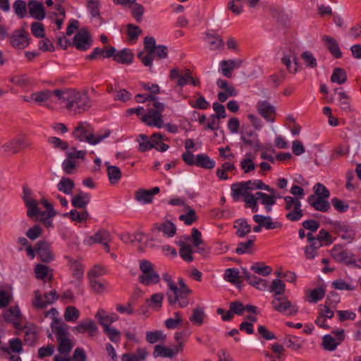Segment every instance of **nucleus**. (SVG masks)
<instances>
[{
    "mask_svg": "<svg viewBox=\"0 0 361 361\" xmlns=\"http://www.w3.org/2000/svg\"><path fill=\"white\" fill-rule=\"evenodd\" d=\"M35 251L43 262L49 263L54 259L51 245L46 240L38 241L35 244Z\"/></svg>",
    "mask_w": 361,
    "mask_h": 361,
    "instance_id": "14",
    "label": "nucleus"
},
{
    "mask_svg": "<svg viewBox=\"0 0 361 361\" xmlns=\"http://www.w3.org/2000/svg\"><path fill=\"white\" fill-rule=\"evenodd\" d=\"M347 80V73L342 68H335L331 76V81L338 85L344 84Z\"/></svg>",
    "mask_w": 361,
    "mask_h": 361,
    "instance_id": "41",
    "label": "nucleus"
},
{
    "mask_svg": "<svg viewBox=\"0 0 361 361\" xmlns=\"http://www.w3.org/2000/svg\"><path fill=\"white\" fill-rule=\"evenodd\" d=\"M37 335L34 329H29L25 331L24 343L25 345L34 346L37 341Z\"/></svg>",
    "mask_w": 361,
    "mask_h": 361,
    "instance_id": "58",
    "label": "nucleus"
},
{
    "mask_svg": "<svg viewBox=\"0 0 361 361\" xmlns=\"http://www.w3.org/2000/svg\"><path fill=\"white\" fill-rule=\"evenodd\" d=\"M95 317L98 319L99 323L104 327V329H105V325L110 326V324L118 319V316L114 317L113 316L106 314V312L102 309L97 311L95 314Z\"/></svg>",
    "mask_w": 361,
    "mask_h": 361,
    "instance_id": "38",
    "label": "nucleus"
},
{
    "mask_svg": "<svg viewBox=\"0 0 361 361\" xmlns=\"http://www.w3.org/2000/svg\"><path fill=\"white\" fill-rule=\"evenodd\" d=\"M253 220L255 222H262L263 227L266 229H274V228H281L282 227V224L279 221L274 222L272 219L269 216H262L259 214H255L253 216Z\"/></svg>",
    "mask_w": 361,
    "mask_h": 361,
    "instance_id": "24",
    "label": "nucleus"
},
{
    "mask_svg": "<svg viewBox=\"0 0 361 361\" xmlns=\"http://www.w3.org/2000/svg\"><path fill=\"white\" fill-rule=\"evenodd\" d=\"M11 45L18 49L26 48L29 44V34L24 29H17L9 36Z\"/></svg>",
    "mask_w": 361,
    "mask_h": 361,
    "instance_id": "11",
    "label": "nucleus"
},
{
    "mask_svg": "<svg viewBox=\"0 0 361 361\" xmlns=\"http://www.w3.org/2000/svg\"><path fill=\"white\" fill-rule=\"evenodd\" d=\"M188 212L185 214H182L179 216V219L180 221H183L185 224L189 226L191 225L193 222L196 221L197 217L196 216L195 211L190 208V207Z\"/></svg>",
    "mask_w": 361,
    "mask_h": 361,
    "instance_id": "64",
    "label": "nucleus"
},
{
    "mask_svg": "<svg viewBox=\"0 0 361 361\" xmlns=\"http://www.w3.org/2000/svg\"><path fill=\"white\" fill-rule=\"evenodd\" d=\"M89 240L92 243L103 244L111 242V235L107 230L100 229L94 235L90 236Z\"/></svg>",
    "mask_w": 361,
    "mask_h": 361,
    "instance_id": "30",
    "label": "nucleus"
},
{
    "mask_svg": "<svg viewBox=\"0 0 361 361\" xmlns=\"http://www.w3.org/2000/svg\"><path fill=\"white\" fill-rule=\"evenodd\" d=\"M255 241V236H252V238L249 239L246 242H241L238 244V247L235 249V252L238 255H243L246 252H249L248 250L253 247Z\"/></svg>",
    "mask_w": 361,
    "mask_h": 361,
    "instance_id": "50",
    "label": "nucleus"
},
{
    "mask_svg": "<svg viewBox=\"0 0 361 361\" xmlns=\"http://www.w3.org/2000/svg\"><path fill=\"white\" fill-rule=\"evenodd\" d=\"M156 94H147L146 101L152 102L153 109H149L147 113L145 114L142 121L149 126H156L161 128L163 126L164 121L162 112L164 111L165 106L163 103L157 100Z\"/></svg>",
    "mask_w": 361,
    "mask_h": 361,
    "instance_id": "2",
    "label": "nucleus"
},
{
    "mask_svg": "<svg viewBox=\"0 0 361 361\" xmlns=\"http://www.w3.org/2000/svg\"><path fill=\"white\" fill-rule=\"evenodd\" d=\"M239 274V270L237 268L227 269L225 271L224 279L239 288V284L241 283Z\"/></svg>",
    "mask_w": 361,
    "mask_h": 361,
    "instance_id": "32",
    "label": "nucleus"
},
{
    "mask_svg": "<svg viewBox=\"0 0 361 361\" xmlns=\"http://www.w3.org/2000/svg\"><path fill=\"white\" fill-rule=\"evenodd\" d=\"M234 228L236 230L235 235L239 238H244L250 233L251 226L248 224L245 219H239L234 222Z\"/></svg>",
    "mask_w": 361,
    "mask_h": 361,
    "instance_id": "25",
    "label": "nucleus"
},
{
    "mask_svg": "<svg viewBox=\"0 0 361 361\" xmlns=\"http://www.w3.org/2000/svg\"><path fill=\"white\" fill-rule=\"evenodd\" d=\"M257 111L267 121L273 122L274 121L276 110L274 106L269 104L268 102L263 101L258 102Z\"/></svg>",
    "mask_w": 361,
    "mask_h": 361,
    "instance_id": "19",
    "label": "nucleus"
},
{
    "mask_svg": "<svg viewBox=\"0 0 361 361\" xmlns=\"http://www.w3.org/2000/svg\"><path fill=\"white\" fill-rule=\"evenodd\" d=\"M107 174L111 184L117 183L121 178V171L118 166H107Z\"/></svg>",
    "mask_w": 361,
    "mask_h": 361,
    "instance_id": "46",
    "label": "nucleus"
},
{
    "mask_svg": "<svg viewBox=\"0 0 361 361\" xmlns=\"http://www.w3.org/2000/svg\"><path fill=\"white\" fill-rule=\"evenodd\" d=\"M341 343L338 341L334 338L331 335L326 334L322 338V346L324 350L333 351L336 349L337 346Z\"/></svg>",
    "mask_w": 361,
    "mask_h": 361,
    "instance_id": "44",
    "label": "nucleus"
},
{
    "mask_svg": "<svg viewBox=\"0 0 361 361\" xmlns=\"http://www.w3.org/2000/svg\"><path fill=\"white\" fill-rule=\"evenodd\" d=\"M139 137L140 138V140H139V150L140 152H143L155 147L154 143L152 140H149L147 135L140 134Z\"/></svg>",
    "mask_w": 361,
    "mask_h": 361,
    "instance_id": "51",
    "label": "nucleus"
},
{
    "mask_svg": "<svg viewBox=\"0 0 361 361\" xmlns=\"http://www.w3.org/2000/svg\"><path fill=\"white\" fill-rule=\"evenodd\" d=\"M325 288L322 287L314 288L312 290L310 293L309 301L310 302H317L319 300H321L322 298H324V297L325 296Z\"/></svg>",
    "mask_w": 361,
    "mask_h": 361,
    "instance_id": "55",
    "label": "nucleus"
},
{
    "mask_svg": "<svg viewBox=\"0 0 361 361\" xmlns=\"http://www.w3.org/2000/svg\"><path fill=\"white\" fill-rule=\"evenodd\" d=\"M8 344V347H2L1 350L8 355H11L12 353H21L23 351L22 341L19 338L11 339Z\"/></svg>",
    "mask_w": 361,
    "mask_h": 361,
    "instance_id": "27",
    "label": "nucleus"
},
{
    "mask_svg": "<svg viewBox=\"0 0 361 361\" xmlns=\"http://www.w3.org/2000/svg\"><path fill=\"white\" fill-rule=\"evenodd\" d=\"M91 106L92 100L87 90L80 92L72 89L66 104L67 110L73 112L74 114H80L87 111Z\"/></svg>",
    "mask_w": 361,
    "mask_h": 361,
    "instance_id": "1",
    "label": "nucleus"
},
{
    "mask_svg": "<svg viewBox=\"0 0 361 361\" xmlns=\"http://www.w3.org/2000/svg\"><path fill=\"white\" fill-rule=\"evenodd\" d=\"M301 58L304 61L305 64L309 68H316L317 66V60L314 55L308 51H303L301 54Z\"/></svg>",
    "mask_w": 361,
    "mask_h": 361,
    "instance_id": "56",
    "label": "nucleus"
},
{
    "mask_svg": "<svg viewBox=\"0 0 361 361\" xmlns=\"http://www.w3.org/2000/svg\"><path fill=\"white\" fill-rule=\"evenodd\" d=\"M92 44V37L87 28H82L78 32L74 37L72 45L78 50L86 51Z\"/></svg>",
    "mask_w": 361,
    "mask_h": 361,
    "instance_id": "10",
    "label": "nucleus"
},
{
    "mask_svg": "<svg viewBox=\"0 0 361 361\" xmlns=\"http://www.w3.org/2000/svg\"><path fill=\"white\" fill-rule=\"evenodd\" d=\"M331 287L338 290L353 291L357 288V286L347 283L342 279H338L332 281Z\"/></svg>",
    "mask_w": 361,
    "mask_h": 361,
    "instance_id": "43",
    "label": "nucleus"
},
{
    "mask_svg": "<svg viewBox=\"0 0 361 361\" xmlns=\"http://www.w3.org/2000/svg\"><path fill=\"white\" fill-rule=\"evenodd\" d=\"M30 15L36 20H42L45 18V8L42 3L30 0L28 2Z\"/></svg>",
    "mask_w": 361,
    "mask_h": 361,
    "instance_id": "20",
    "label": "nucleus"
},
{
    "mask_svg": "<svg viewBox=\"0 0 361 361\" xmlns=\"http://www.w3.org/2000/svg\"><path fill=\"white\" fill-rule=\"evenodd\" d=\"M63 216L69 217L73 221L83 223L89 218V214L86 210L78 212L76 209H73L68 213L63 214Z\"/></svg>",
    "mask_w": 361,
    "mask_h": 361,
    "instance_id": "39",
    "label": "nucleus"
},
{
    "mask_svg": "<svg viewBox=\"0 0 361 361\" xmlns=\"http://www.w3.org/2000/svg\"><path fill=\"white\" fill-rule=\"evenodd\" d=\"M331 255L336 262L343 263L345 265L355 263V255L347 250L341 249L339 245L334 247L331 250Z\"/></svg>",
    "mask_w": 361,
    "mask_h": 361,
    "instance_id": "13",
    "label": "nucleus"
},
{
    "mask_svg": "<svg viewBox=\"0 0 361 361\" xmlns=\"http://www.w3.org/2000/svg\"><path fill=\"white\" fill-rule=\"evenodd\" d=\"M31 32L37 38H44L45 30L44 25L39 22H34L31 25Z\"/></svg>",
    "mask_w": 361,
    "mask_h": 361,
    "instance_id": "63",
    "label": "nucleus"
},
{
    "mask_svg": "<svg viewBox=\"0 0 361 361\" xmlns=\"http://www.w3.org/2000/svg\"><path fill=\"white\" fill-rule=\"evenodd\" d=\"M71 88L56 89L53 91L51 90V97L54 95L59 100L67 102L71 93Z\"/></svg>",
    "mask_w": 361,
    "mask_h": 361,
    "instance_id": "52",
    "label": "nucleus"
},
{
    "mask_svg": "<svg viewBox=\"0 0 361 361\" xmlns=\"http://www.w3.org/2000/svg\"><path fill=\"white\" fill-rule=\"evenodd\" d=\"M325 246H329L334 243L332 235L325 229H321L318 235L316 236Z\"/></svg>",
    "mask_w": 361,
    "mask_h": 361,
    "instance_id": "61",
    "label": "nucleus"
},
{
    "mask_svg": "<svg viewBox=\"0 0 361 361\" xmlns=\"http://www.w3.org/2000/svg\"><path fill=\"white\" fill-rule=\"evenodd\" d=\"M264 190L272 192L273 188L265 184L262 180L255 179L233 183L231 185V196L234 201H238L241 194L250 192L252 190Z\"/></svg>",
    "mask_w": 361,
    "mask_h": 361,
    "instance_id": "3",
    "label": "nucleus"
},
{
    "mask_svg": "<svg viewBox=\"0 0 361 361\" xmlns=\"http://www.w3.org/2000/svg\"><path fill=\"white\" fill-rule=\"evenodd\" d=\"M271 305L273 309L279 312L284 313L288 311V315H295L298 312V307L292 305L285 295L274 298Z\"/></svg>",
    "mask_w": 361,
    "mask_h": 361,
    "instance_id": "9",
    "label": "nucleus"
},
{
    "mask_svg": "<svg viewBox=\"0 0 361 361\" xmlns=\"http://www.w3.org/2000/svg\"><path fill=\"white\" fill-rule=\"evenodd\" d=\"M100 1L99 0H87V8L92 18L102 20L100 13Z\"/></svg>",
    "mask_w": 361,
    "mask_h": 361,
    "instance_id": "40",
    "label": "nucleus"
},
{
    "mask_svg": "<svg viewBox=\"0 0 361 361\" xmlns=\"http://www.w3.org/2000/svg\"><path fill=\"white\" fill-rule=\"evenodd\" d=\"M163 279L168 283V286L169 287V290L166 293L167 297L171 298H173V300L175 299V293L177 291L176 284L172 281L171 276L167 273H165L163 275Z\"/></svg>",
    "mask_w": 361,
    "mask_h": 361,
    "instance_id": "53",
    "label": "nucleus"
},
{
    "mask_svg": "<svg viewBox=\"0 0 361 361\" xmlns=\"http://www.w3.org/2000/svg\"><path fill=\"white\" fill-rule=\"evenodd\" d=\"M340 108L345 111H350V97L343 91L338 92Z\"/></svg>",
    "mask_w": 361,
    "mask_h": 361,
    "instance_id": "54",
    "label": "nucleus"
},
{
    "mask_svg": "<svg viewBox=\"0 0 361 361\" xmlns=\"http://www.w3.org/2000/svg\"><path fill=\"white\" fill-rule=\"evenodd\" d=\"M270 194H267L263 192H257L256 195L260 203L264 206V209L267 213L271 211V207L276 203V194L275 190L273 188L272 192H269Z\"/></svg>",
    "mask_w": 361,
    "mask_h": 361,
    "instance_id": "16",
    "label": "nucleus"
},
{
    "mask_svg": "<svg viewBox=\"0 0 361 361\" xmlns=\"http://www.w3.org/2000/svg\"><path fill=\"white\" fill-rule=\"evenodd\" d=\"M51 328L52 331L54 333L57 341L68 338V326L66 324L62 323L60 325H54V324H51Z\"/></svg>",
    "mask_w": 361,
    "mask_h": 361,
    "instance_id": "42",
    "label": "nucleus"
},
{
    "mask_svg": "<svg viewBox=\"0 0 361 361\" xmlns=\"http://www.w3.org/2000/svg\"><path fill=\"white\" fill-rule=\"evenodd\" d=\"M154 226L157 230L162 231L168 237H173L176 235V227L170 221H166L161 224H156Z\"/></svg>",
    "mask_w": 361,
    "mask_h": 361,
    "instance_id": "31",
    "label": "nucleus"
},
{
    "mask_svg": "<svg viewBox=\"0 0 361 361\" xmlns=\"http://www.w3.org/2000/svg\"><path fill=\"white\" fill-rule=\"evenodd\" d=\"M204 316V312L202 309L196 308L193 310L190 321L195 324L200 326L203 324Z\"/></svg>",
    "mask_w": 361,
    "mask_h": 361,
    "instance_id": "57",
    "label": "nucleus"
},
{
    "mask_svg": "<svg viewBox=\"0 0 361 361\" xmlns=\"http://www.w3.org/2000/svg\"><path fill=\"white\" fill-rule=\"evenodd\" d=\"M250 269L254 271L255 274L262 275L264 276L269 275L272 269L271 267L265 265L263 262H255L254 263Z\"/></svg>",
    "mask_w": 361,
    "mask_h": 361,
    "instance_id": "45",
    "label": "nucleus"
},
{
    "mask_svg": "<svg viewBox=\"0 0 361 361\" xmlns=\"http://www.w3.org/2000/svg\"><path fill=\"white\" fill-rule=\"evenodd\" d=\"M115 51L116 48L112 46H106L104 48L96 47L90 55L86 56V58L91 61L96 59L99 55L104 58H111L114 55Z\"/></svg>",
    "mask_w": 361,
    "mask_h": 361,
    "instance_id": "23",
    "label": "nucleus"
},
{
    "mask_svg": "<svg viewBox=\"0 0 361 361\" xmlns=\"http://www.w3.org/2000/svg\"><path fill=\"white\" fill-rule=\"evenodd\" d=\"M178 284L180 287L177 286V291L175 293L176 298L173 300V298H168V300L170 305H175L178 302L180 307H185L189 304L188 296L192 293V290L186 286L182 278L178 279Z\"/></svg>",
    "mask_w": 361,
    "mask_h": 361,
    "instance_id": "7",
    "label": "nucleus"
},
{
    "mask_svg": "<svg viewBox=\"0 0 361 361\" xmlns=\"http://www.w3.org/2000/svg\"><path fill=\"white\" fill-rule=\"evenodd\" d=\"M179 350L176 348L175 350L166 348L163 345H157L154 347L153 356L154 357H173Z\"/></svg>",
    "mask_w": 361,
    "mask_h": 361,
    "instance_id": "26",
    "label": "nucleus"
},
{
    "mask_svg": "<svg viewBox=\"0 0 361 361\" xmlns=\"http://www.w3.org/2000/svg\"><path fill=\"white\" fill-rule=\"evenodd\" d=\"M330 224L333 226L336 233L343 239L351 241L354 238V233L349 225L341 224L340 221L330 222Z\"/></svg>",
    "mask_w": 361,
    "mask_h": 361,
    "instance_id": "18",
    "label": "nucleus"
},
{
    "mask_svg": "<svg viewBox=\"0 0 361 361\" xmlns=\"http://www.w3.org/2000/svg\"><path fill=\"white\" fill-rule=\"evenodd\" d=\"M195 166L204 169H213L215 161L206 154H199L196 156Z\"/></svg>",
    "mask_w": 361,
    "mask_h": 361,
    "instance_id": "29",
    "label": "nucleus"
},
{
    "mask_svg": "<svg viewBox=\"0 0 361 361\" xmlns=\"http://www.w3.org/2000/svg\"><path fill=\"white\" fill-rule=\"evenodd\" d=\"M74 187V181L67 177H62L57 185L58 190L66 195L72 194Z\"/></svg>",
    "mask_w": 361,
    "mask_h": 361,
    "instance_id": "34",
    "label": "nucleus"
},
{
    "mask_svg": "<svg viewBox=\"0 0 361 361\" xmlns=\"http://www.w3.org/2000/svg\"><path fill=\"white\" fill-rule=\"evenodd\" d=\"M80 316L79 310L74 306H68L64 313V319L67 322H75Z\"/></svg>",
    "mask_w": 361,
    "mask_h": 361,
    "instance_id": "48",
    "label": "nucleus"
},
{
    "mask_svg": "<svg viewBox=\"0 0 361 361\" xmlns=\"http://www.w3.org/2000/svg\"><path fill=\"white\" fill-rule=\"evenodd\" d=\"M286 290L285 283L279 279H274L269 286V291L274 294V298L284 295Z\"/></svg>",
    "mask_w": 361,
    "mask_h": 361,
    "instance_id": "33",
    "label": "nucleus"
},
{
    "mask_svg": "<svg viewBox=\"0 0 361 361\" xmlns=\"http://www.w3.org/2000/svg\"><path fill=\"white\" fill-rule=\"evenodd\" d=\"M35 298L32 302V305L35 308L42 310L47 307L48 304H53L59 299V295L56 290H52L49 293L44 294L46 300H43L41 293L39 290L34 291Z\"/></svg>",
    "mask_w": 361,
    "mask_h": 361,
    "instance_id": "12",
    "label": "nucleus"
},
{
    "mask_svg": "<svg viewBox=\"0 0 361 361\" xmlns=\"http://www.w3.org/2000/svg\"><path fill=\"white\" fill-rule=\"evenodd\" d=\"M58 341V350L61 354H68L71 351L73 348V343L68 338H63Z\"/></svg>",
    "mask_w": 361,
    "mask_h": 361,
    "instance_id": "60",
    "label": "nucleus"
},
{
    "mask_svg": "<svg viewBox=\"0 0 361 361\" xmlns=\"http://www.w3.org/2000/svg\"><path fill=\"white\" fill-rule=\"evenodd\" d=\"M3 317L6 322L12 323L15 328H18L21 314L18 306L11 307L9 309L6 310L4 312Z\"/></svg>",
    "mask_w": 361,
    "mask_h": 361,
    "instance_id": "22",
    "label": "nucleus"
},
{
    "mask_svg": "<svg viewBox=\"0 0 361 361\" xmlns=\"http://www.w3.org/2000/svg\"><path fill=\"white\" fill-rule=\"evenodd\" d=\"M166 338L162 331L156 330L154 331H147L146 333V341L151 343H155L159 341H164Z\"/></svg>",
    "mask_w": 361,
    "mask_h": 361,
    "instance_id": "49",
    "label": "nucleus"
},
{
    "mask_svg": "<svg viewBox=\"0 0 361 361\" xmlns=\"http://www.w3.org/2000/svg\"><path fill=\"white\" fill-rule=\"evenodd\" d=\"M322 40L324 42V46L335 59H341L342 57V52L339 47V44L335 38L331 36L324 35L322 37Z\"/></svg>",
    "mask_w": 361,
    "mask_h": 361,
    "instance_id": "17",
    "label": "nucleus"
},
{
    "mask_svg": "<svg viewBox=\"0 0 361 361\" xmlns=\"http://www.w3.org/2000/svg\"><path fill=\"white\" fill-rule=\"evenodd\" d=\"M113 60L118 63L129 65L133 61L134 54L130 49H123L114 53L112 56Z\"/></svg>",
    "mask_w": 361,
    "mask_h": 361,
    "instance_id": "21",
    "label": "nucleus"
},
{
    "mask_svg": "<svg viewBox=\"0 0 361 361\" xmlns=\"http://www.w3.org/2000/svg\"><path fill=\"white\" fill-rule=\"evenodd\" d=\"M241 196L243 197L246 208H250L252 212H257L258 211V198L257 197L256 193L245 192V194H241Z\"/></svg>",
    "mask_w": 361,
    "mask_h": 361,
    "instance_id": "35",
    "label": "nucleus"
},
{
    "mask_svg": "<svg viewBox=\"0 0 361 361\" xmlns=\"http://www.w3.org/2000/svg\"><path fill=\"white\" fill-rule=\"evenodd\" d=\"M140 270L142 274L139 276L138 281L145 286L157 284L160 281L158 273L155 271L154 265L147 259L140 261Z\"/></svg>",
    "mask_w": 361,
    "mask_h": 361,
    "instance_id": "5",
    "label": "nucleus"
},
{
    "mask_svg": "<svg viewBox=\"0 0 361 361\" xmlns=\"http://www.w3.org/2000/svg\"><path fill=\"white\" fill-rule=\"evenodd\" d=\"M25 207L27 209V215L30 218H33L38 215L44 216L46 214V212H40L38 207L37 202L35 200H25Z\"/></svg>",
    "mask_w": 361,
    "mask_h": 361,
    "instance_id": "36",
    "label": "nucleus"
},
{
    "mask_svg": "<svg viewBox=\"0 0 361 361\" xmlns=\"http://www.w3.org/2000/svg\"><path fill=\"white\" fill-rule=\"evenodd\" d=\"M73 330L76 331L78 333L82 334L88 331L90 336H93L94 333L97 331V327L93 321L91 319H87L86 321L82 322L78 326H75Z\"/></svg>",
    "mask_w": 361,
    "mask_h": 361,
    "instance_id": "28",
    "label": "nucleus"
},
{
    "mask_svg": "<svg viewBox=\"0 0 361 361\" xmlns=\"http://www.w3.org/2000/svg\"><path fill=\"white\" fill-rule=\"evenodd\" d=\"M180 250L179 255L181 258L188 262L193 261L194 258L192 256V247L191 245L186 244L185 243L180 241L179 242Z\"/></svg>",
    "mask_w": 361,
    "mask_h": 361,
    "instance_id": "37",
    "label": "nucleus"
},
{
    "mask_svg": "<svg viewBox=\"0 0 361 361\" xmlns=\"http://www.w3.org/2000/svg\"><path fill=\"white\" fill-rule=\"evenodd\" d=\"M286 202L285 209L289 211L286 217L290 221H298L303 216V212L301 209V202L298 198L290 196L284 197Z\"/></svg>",
    "mask_w": 361,
    "mask_h": 361,
    "instance_id": "6",
    "label": "nucleus"
},
{
    "mask_svg": "<svg viewBox=\"0 0 361 361\" xmlns=\"http://www.w3.org/2000/svg\"><path fill=\"white\" fill-rule=\"evenodd\" d=\"M13 9L19 18H23L26 15V3L23 0H16L13 4Z\"/></svg>",
    "mask_w": 361,
    "mask_h": 361,
    "instance_id": "59",
    "label": "nucleus"
},
{
    "mask_svg": "<svg viewBox=\"0 0 361 361\" xmlns=\"http://www.w3.org/2000/svg\"><path fill=\"white\" fill-rule=\"evenodd\" d=\"M322 196L310 195L307 198V202L315 210L322 212H326L331 207L329 202L326 200L330 196V192L328 189H324L321 193Z\"/></svg>",
    "mask_w": 361,
    "mask_h": 361,
    "instance_id": "8",
    "label": "nucleus"
},
{
    "mask_svg": "<svg viewBox=\"0 0 361 361\" xmlns=\"http://www.w3.org/2000/svg\"><path fill=\"white\" fill-rule=\"evenodd\" d=\"M32 147V143L28 141L24 136L15 137L4 145L7 151L12 152L13 154L18 153L20 150H23Z\"/></svg>",
    "mask_w": 361,
    "mask_h": 361,
    "instance_id": "15",
    "label": "nucleus"
},
{
    "mask_svg": "<svg viewBox=\"0 0 361 361\" xmlns=\"http://www.w3.org/2000/svg\"><path fill=\"white\" fill-rule=\"evenodd\" d=\"M127 35L130 41H135L137 39L138 36L142 34L140 28L133 24H128L127 25Z\"/></svg>",
    "mask_w": 361,
    "mask_h": 361,
    "instance_id": "62",
    "label": "nucleus"
},
{
    "mask_svg": "<svg viewBox=\"0 0 361 361\" xmlns=\"http://www.w3.org/2000/svg\"><path fill=\"white\" fill-rule=\"evenodd\" d=\"M135 198L137 201L143 204L151 203L153 200L149 190L139 189L135 193Z\"/></svg>",
    "mask_w": 361,
    "mask_h": 361,
    "instance_id": "47",
    "label": "nucleus"
},
{
    "mask_svg": "<svg viewBox=\"0 0 361 361\" xmlns=\"http://www.w3.org/2000/svg\"><path fill=\"white\" fill-rule=\"evenodd\" d=\"M89 127L88 123L79 122L73 132V136L80 142L96 145L110 135V131L108 130L102 135L94 136L93 133L88 130Z\"/></svg>",
    "mask_w": 361,
    "mask_h": 361,
    "instance_id": "4",
    "label": "nucleus"
}]
</instances>
